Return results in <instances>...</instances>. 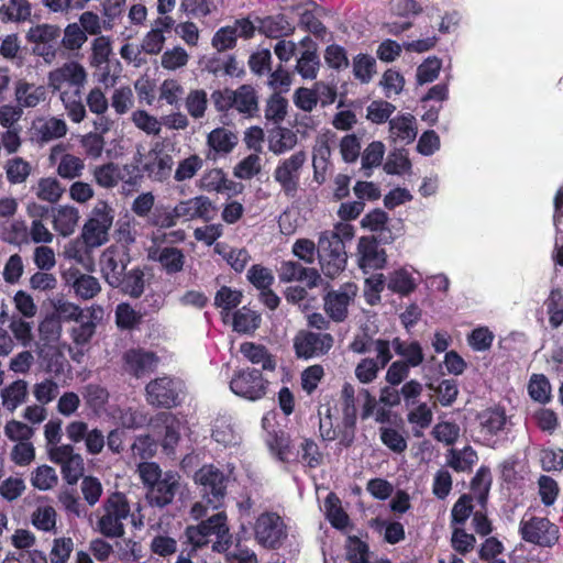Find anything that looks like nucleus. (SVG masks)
Returning <instances> with one entry per match:
<instances>
[{
  "label": "nucleus",
  "instance_id": "f257e3e1",
  "mask_svg": "<svg viewBox=\"0 0 563 563\" xmlns=\"http://www.w3.org/2000/svg\"><path fill=\"white\" fill-rule=\"evenodd\" d=\"M102 516L98 519V531L106 538H122L125 533L123 520L131 511L126 496L121 492L111 493L102 504Z\"/></svg>",
  "mask_w": 563,
  "mask_h": 563
},
{
  "label": "nucleus",
  "instance_id": "f03ea898",
  "mask_svg": "<svg viewBox=\"0 0 563 563\" xmlns=\"http://www.w3.org/2000/svg\"><path fill=\"white\" fill-rule=\"evenodd\" d=\"M318 260L322 273L334 278L344 271L347 254L341 236L334 231H324L318 241Z\"/></svg>",
  "mask_w": 563,
  "mask_h": 563
},
{
  "label": "nucleus",
  "instance_id": "7ed1b4c3",
  "mask_svg": "<svg viewBox=\"0 0 563 563\" xmlns=\"http://www.w3.org/2000/svg\"><path fill=\"white\" fill-rule=\"evenodd\" d=\"M62 29L56 24L40 23L31 26L25 34L27 43L32 44V53L52 64L59 51Z\"/></svg>",
  "mask_w": 563,
  "mask_h": 563
},
{
  "label": "nucleus",
  "instance_id": "20e7f679",
  "mask_svg": "<svg viewBox=\"0 0 563 563\" xmlns=\"http://www.w3.org/2000/svg\"><path fill=\"white\" fill-rule=\"evenodd\" d=\"M113 222V210L104 202L99 201L91 211V216L81 231V239L87 249L99 247L108 242L109 230Z\"/></svg>",
  "mask_w": 563,
  "mask_h": 563
},
{
  "label": "nucleus",
  "instance_id": "39448f33",
  "mask_svg": "<svg viewBox=\"0 0 563 563\" xmlns=\"http://www.w3.org/2000/svg\"><path fill=\"white\" fill-rule=\"evenodd\" d=\"M306 161L307 154L303 151H298L278 162L273 176L287 198L294 199L297 197Z\"/></svg>",
  "mask_w": 563,
  "mask_h": 563
},
{
  "label": "nucleus",
  "instance_id": "423d86ee",
  "mask_svg": "<svg viewBox=\"0 0 563 563\" xmlns=\"http://www.w3.org/2000/svg\"><path fill=\"white\" fill-rule=\"evenodd\" d=\"M518 531L523 541L541 548H552L560 539L559 527L545 517H523Z\"/></svg>",
  "mask_w": 563,
  "mask_h": 563
},
{
  "label": "nucleus",
  "instance_id": "0eeeda50",
  "mask_svg": "<svg viewBox=\"0 0 563 563\" xmlns=\"http://www.w3.org/2000/svg\"><path fill=\"white\" fill-rule=\"evenodd\" d=\"M254 536L265 549L277 550L283 545L288 533L283 518L277 512L265 511L255 521Z\"/></svg>",
  "mask_w": 563,
  "mask_h": 563
},
{
  "label": "nucleus",
  "instance_id": "6e6552de",
  "mask_svg": "<svg viewBox=\"0 0 563 563\" xmlns=\"http://www.w3.org/2000/svg\"><path fill=\"white\" fill-rule=\"evenodd\" d=\"M268 385L269 382L263 376L262 371L246 367L234 373L230 389L239 397L256 401L265 397Z\"/></svg>",
  "mask_w": 563,
  "mask_h": 563
},
{
  "label": "nucleus",
  "instance_id": "1a4fd4ad",
  "mask_svg": "<svg viewBox=\"0 0 563 563\" xmlns=\"http://www.w3.org/2000/svg\"><path fill=\"white\" fill-rule=\"evenodd\" d=\"M294 352L299 360H310L327 355L334 345V338L328 332L300 330L294 340Z\"/></svg>",
  "mask_w": 563,
  "mask_h": 563
},
{
  "label": "nucleus",
  "instance_id": "9d476101",
  "mask_svg": "<svg viewBox=\"0 0 563 563\" xmlns=\"http://www.w3.org/2000/svg\"><path fill=\"white\" fill-rule=\"evenodd\" d=\"M49 460L60 466L63 479L75 486L84 477L85 463L79 453H76L71 444L51 446L48 450Z\"/></svg>",
  "mask_w": 563,
  "mask_h": 563
},
{
  "label": "nucleus",
  "instance_id": "9b49d317",
  "mask_svg": "<svg viewBox=\"0 0 563 563\" xmlns=\"http://www.w3.org/2000/svg\"><path fill=\"white\" fill-rule=\"evenodd\" d=\"M195 481L201 486V494L207 504L218 508L227 493V478L223 472L212 464L203 465L196 472Z\"/></svg>",
  "mask_w": 563,
  "mask_h": 563
},
{
  "label": "nucleus",
  "instance_id": "f8f14e48",
  "mask_svg": "<svg viewBox=\"0 0 563 563\" xmlns=\"http://www.w3.org/2000/svg\"><path fill=\"white\" fill-rule=\"evenodd\" d=\"M145 396L147 404L156 408L172 409L181 402L178 384L170 376L152 379L145 386Z\"/></svg>",
  "mask_w": 563,
  "mask_h": 563
},
{
  "label": "nucleus",
  "instance_id": "ddd939ff",
  "mask_svg": "<svg viewBox=\"0 0 563 563\" xmlns=\"http://www.w3.org/2000/svg\"><path fill=\"white\" fill-rule=\"evenodd\" d=\"M214 213V207L207 196H197L178 202L170 214L164 219L166 227L175 225V219L209 221Z\"/></svg>",
  "mask_w": 563,
  "mask_h": 563
},
{
  "label": "nucleus",
  "instance_id": "4468645a",
  "mask_svg": "<svg viewBox=\"0 0 563 563\" xmlns=\"http://www.w3.org/2000/svg\"><path fill=\"white\" fill-rule=\"evenodd\" d=\"M180 487V475L174 471H167L164 476L147 489L146 498L151 506L163 508L174 500Z\"/></svg>",
  "mask_w": 563,
  "mask_h": 563
},
{
  "label": "nucleus",
  "instance_id": "2eb2a0df",
  "mask_svg": "<svg viewBox=\"0 0 563 563\" xmlns=\"http://www.w3.org/2000/svg\"><path fill=\"white\" fill-rule=\"evenodd\" d=\"M129 263L130 256L126 252L108 247L100 257L101 274L106 283L112 287L124 275Z\"/></svg>",
  "mask_w": 563,
  "mask_h": 563
},
{
  "label": "nucleus",
  "instance_id": "dca6fc26",
  "mask_svg": "<svg viewBox=\"0 0 563 563\" xmlns=\"http://www.w3.org/2000/svg\"><path fill=\"white\" fill-rule=\"evenodd\" d=\"M63 277L65 283L71 287L76 297L82 300L92 299L101 291L99 279L82 273L79 268H69L63 274Z\"/></svg>",
  "mask_w": 563,
  "mask_h": 563
},
{
  "label": "nucleus",
  "instance_id": "f3484780",
  "mask_svg": "<svg viewBox=\"0 0 563 563\" xmlns=\"http://www.w3.org/2000/svg\"><path fill=\"white\" fill-rule=\"evenodd\" d=\"M87 78L85 68L77 62L65 63L62 67L49 71L48 86L53 90H60L64 84L75 87V90L84 86Z\"/></svg>",
  "mask_w": 563,
  "mask_h": 563
},
{
  "label": "nucleus",
  "instance_id": "a211bd4d",
  "mask_svg": "<svg viewBox=\"0 0 563 563\" xmlns=\"http://www.w3.org/2000/svg\"><path fill=\"white\" fill-rule=\"evenodd\" d=\"M158 363L155 353L142 349H131L123 355V366L125 372L136 378L153 372Z\"/></svg>",
  "mask_w": 563,
  "mask_h": 563
},
{
  "label": "nucleus",
  "instance_id": "6ab92c4d",
  "mask_svg": "<svg viewBox=\"0 0 563 563\" xmlns=\"http://www.w3.org/2000/svg\"><path fill=\"white\" fill-rule=\"evenodd\" d=\"M238 134L223 126L210 131L207 135L209 153L207 158L216 161L220 156L230 154L238 145Z\"/></svg>",
  "mask_w": 563,
  "mask_h": 563
},
{
  "label": "nucleus",
  "instance_id": "aec40b11",
  "mask_svg": "<svg viewBox=\"0 0 563 563\" xmlns=\"http://www.w3.org/2000/svg\"><path fill=\"white\" fill-rule=\"evenodd\" d=\"M279 280L283 283L303 282L308 288H313L320 280L316 268L303 267L295 261H284L278 269Z\"/></svg>",
  "mask_w": 563,
  "mask_h": 563
},
{
  "label": "nucleus",
  "instance_id": "412c9836",
  "mask_svg": "<svg viewBox=\"0 0 563 563\" xmlns=\"http://www.w3.org/2000/svg\"><path fill=\"white\" fill-rule=\"evenodd\" d=\"M199 187L208 192H230L233 195L243 190V185L228 179L221 168L206 170L199 180Z\"/></svg>",
  "mask_w": 563,
  "mask_h": 563
},
{
  "label": "nucleus",
  "instance_id": "4be33fe9",
  "mask_svg": "<svg viewBox=\"0 0 563 563\" xmlns=\"http://www.w3.org/2000/svg\"><path fill=\"white\" fill-rule=\"evenodd\" d=\"M360 266L363 269H382L386 264V252L379 249L376 238L363 236L358 241Z\"/></svg>",
  "mask_w": 563,
  "mask_h": 563
},
{
  "label": "nucleus",
  "instance_id": "5701e85b",
  "mask_svg": "<svg viewBox=\"0 0 563 563\" xmlns=\"http://www.w3.org/2000/svg\"><path fill=\"white\" fill-rule=\"evenodd\" d=\"M199 530L206 532L207 537L216 534L218 537V542L212 545L214 551L221 552L227 551L231 544L229 539V527L227 525V515L224 512H218L207 520H202L199 525H197Z\"/></svg>",
  "mask_w": 563,
  "mask_h": 563
},
{
  "label": "nucleus",
  "instance_id": "b1692460",
  "mask_svg": "<svg viewBox=\"0 0 563 563\" xmlns=\"http://www.w3.org/2000/svg\"><path fill=\"white\" fill-rule=\"evenodd\" d=\"M479 433L485 438H493L505 429L507 423L506 411L501 407H488L476 416Z\"/></svg>",
  "mask_w": 563,
  "mask_h": 563
},
{
  "label": "nucleus",
  "instance_id": "393cba45",
  "mask_svg": "<svg viewBox=\"0 0 563 563\" xmlns=\"http://www.w3.org/2000/svg\"><path fill=\"white\" fill-rule=\"evenodd\" d=\"M37 356L41 367L55 377L64 374L65 366L67 365L64 353L54 344L41 343L37 347Z\"/></svg>",
  "mask_w": 563,
  "mask_h": 563
},
{
  "label": "nucleus",
  "instance_id": "a878e982",
  "mask_svg": "<svg viewBox=\"0 0 563 563\" xmlns=\"http://www.w3.org/2000/svg\"><path fill=\"white\" fill-rule=\"evenodd\" d=\"M233 110L247 119L257 114L258 96L252 85L244 84L234 89Z\"/></svg>",
  "mask_w": 563,
  "mask_h": 563
},
{
  "label": "nucleus",
  "instance_id": "bb28decb",
  "mask_svg": "<svg viewBox=\"0 0 563 563\" xmlns=\"http://www.w3.org/2000/svg\"><path fill=\"white\" fill-rule=\"evenodd\" d=\"M14 97L18 107L35 108L46 99V88L44 86H35L25 79H19L14 87Z\"/></svg>",
  "mask_w": 563,
  "mask_h": 563
},
{
  "label": "nucleus",
  "instance_id": "cd10ccee",
  "mask_svg": "<svg viewBox=\"0 0 563 563\" xmlns=\"http://www.w3.org/2000/svg\"><path fill=\"white\" fill-rule=\"evenodd\" d=\"M294 461L313 470L324 463V454L313 439L302 438L296 450Z\"/></svg>",
  "mask_w": 563,
  "mask_h": 563
},
{
  "label": "nucleus",
  "instance_id": "c85d7f7f",
  "mask_svg": "<svg viewBox=\"0 0 563 563\" xmlns=\"http://www.w3.org/2000/svg\"><path fill=\"white\" fill-rule=\"evenodd\" d=\"M240 352L251 363L261 365L263 371L274 372L276 369V358L265 345L244 342L240 346Z\"/></svg>",
  "mask_w": 563,
  "mask_h": 563
},
{
  "label": "nucleus",
  "instance_id": "c756f323",
  "mask_svg": "<svg viewBox=\"0 0 563 563\" xmlns=\"http://www.w3.org/2000/svg\"><path fill=\"white\" fill-rule=\"evenodd\" d=\"M112 288L119 289L122 294L131 298H140L145 288L144 272L141 267H134L118 279Z\"/></svg>",
  "mask_w": 563,
  "mask_h": 563
},
{
  "label": "nucleus",
  "instance_id": "7c9ffc66",
  "mask_svg": "<svg viewBox=\"0 0 563 563\" xmlns=\"http://www.w3.org/2000/svg\"><path fill=\"white\" fill-rule=\"evenodd\" d=\"M295 26L285 14L266 16L261 20L260 31L272 38H279L294 32Z\"/></svg>",
  "mask_w": 563,
  "mask_h": 563
},
{
  "label": "nucleus",
  "instance_id": "2f4dec72",
  "mask_svg": "<svg viewBox=\"0 0 563 563\" xmlns=\"http://www.w3.org/2000/svg\"><path fill=\"white\" fill-rule=\"evenodd\" d=\"M297 144V135L290 129L277 126L269 132L268 148L276 155L286 153Z\"/></svg>",
  "mask_w": 563,
  "mask_h": 563
},
{
  "label": "nucleus",
  "instance_id": "473e14b6",
  "mask_svg": "<svg viewBox=\"0 0 563 563\" xmlns=\"http://www.w3.org/2000/svg\"><path fill=\"white\" fill-rule=\"evenodd\" d=\"M32 5L27 0H10L0 7V20L7 22H25L31 18Z\"/></svg>",
  "mask_w": 563,
  "mask_h": 563
},
{
  "label": "nucleus",
  "instance_id": "72a5a7b5",
  "mask_svg": "<svg viewBox=\"0 0 563 563\" xmlns=\"http://www.w3.org/2000/svg\"><path fill=\"white\" fill-rule=\"evenodd\" d=\"M79 216L78 210L74 207H60L56 213L53 214L54 229L63 236H68L74 233L77 225Z\"/></svg>",
  "mask_w": 563,
  "mask_h": 563
},
{
  "label": "nucleus",
  "instance_id": "f704fd0d",
  "mask_svg": "<svg viewBox=\"0 0 563 563\" xmlns=\"http://www.w3.org/2000/svg\"><path fill=\"white\" fill-rule=\"evenodd\" d=\"M350 297L346 292L331 291L324 298V310L334 321L341 322L347 317Z\"/></svg>",
  "mask_w": 563,
  "mask_h": 563
},
{
  "label": "nucleus",
  "instance_id": "c9c22d12",
  "mask_svg": "<svg viewBox=\"0 0 563 563\" xmlns=\"http://www.w3.org/2000/svg\"><path fill=\"white\" fill-rule=\"evenodd\" d=\"M26 395V382L23 379H18L1 391L2 405L7 410L13 412L21 404L25 401Z\"/></svg>",
  "mask_w": 563,
  "mask_h": 563
},
{
  "label": "nucleus",
  "instance_id": "e433bc0d",
  "mask_svg": "<svg viewBox=\"0 0 563 563\" xmlns=\"http://www.w3.org/2000/svg\"><path fill=\"white\" fill-rule=\"evenodd\" d=\"M393 347L397 355L404 357L401 361L407 362L412 367H417L423 362L422 347L418 341L407 343L399 338H395Z\"/></svg>",
  "mask_w": 563,
  "mask_h": 563
},
{
  "label": "nucleus",
  "instance_id": "4c0bfd02",
  "mask_svg": "<svg viewBox=\"0 0 563 563\" xmlns=\"http://www.w3.org/2000/svg\"><path fill=\"white\" fill-rule=\"evenodd\" d=\"M156 260L168 275L181 272L185 265L183 251L174 246L163 247Z\"/></svg>",
  "mask_w": 563,
  "mask_h": 563
},
{
  "label": "nucleus",
  "instance_id": "58836bf2",
  "mask_svg": "<svg viewBox=\"0 0 563 563\" xmlns=\"http://www.w3.org/2000/svg\"><path fill=\"white\" fill-rule=\"evenodd\" d=\"M173 164V157L169 154H156L152 161L144 165V170L154 180L164 181L169 178Z\"/></svg>",
  "mask_w": 563,
  "mask_h": 563
},
{
  "label": "nucleus",
  "instance_id": "ea45409f",
  "mask_svg": "<svg viewBox=\"0 0 563 563\" xmlns=\"http://www.w3.org/2000/svg\"><path fill=\"white\" fill-rule=\"evenodd\" d=\"M82 398L87 407L95 413H99L109 400L107 388L98 384H87L81 389Z\"/></svg>",
  "mask_w": 563,
  "mask_h": 563
},
{
  "label": "nucleus",
  "instance_id": "a19ab883",
  "mask_svg": "<svg viewBox=\"0 0 563 563\" xmlns=\"http://www.w3.org/2000/svg\"><path fill=\"white\" fill-rule=\"evenodd\" d=\"M325 514L329 522L335 529H344L349 525V516L341 506L340 498L330 493L324 500Z\"/></svg>",
  "mask_w": 563,
  "mask_h": 563
},
{
  "label": "nucleus",
  "instance_id": "79ce46f5",
  "mask_svg": "<svg viewBox=\"0 0 563 563\" xmlns=\"http://www.w3.org/2000/svg\"><path fill=\"white\" fill-rule=\"evenodd\" d=\"M477 460L476 451L472 446L467 445L463 451L451 449L448 456V465L455 472H468Z\"/></svg>",
  "mask_w": 563,
  "mask_h": 563
},
{
  "label": "nucleus",
  "instance_id": "37998d69",
  "mask_svg": "<svg viewBox=\"0 0 563 563\" xmlns=\"http://www.w3.org/2000/svg\"><path fill=\"white\" fill-rule=\"evenodd\" d=\"M261 323V316L243 307L233 313V330L238 333H253Z\"/></svg>",
  "mask_w": 563,
  "mask_h": 563
},
{
  "label": "nucleus",
  "instance_id": "c03bdc74",
  "mask_svg": "<svg viewBox=\"0 0 563 563\" xmlns=\"http://www.w3.org/2000/svg\"><path fill=\"white\" fill-rule=\"evenodd\" d=\"M320 68V58L317 48H307L297 59L296 70L303 79H316Z\"/></svg>",
  "mask_w": 563,
  "mask_h": 563
},
{
  "label": "nucleus",
  "instance_id": "a18cd8bd",
  "mask_svg": "<svg viewBox=\"0 0 563 563\" xmlns=\"http://www.w3.org/2000/svg\"><path fill=\"white\" fill-rule=\"evenodd\" d=\"M65 188L54 177H43L38 180L36 196L43 201L56 203L63 196Z\"/></svg>",
  "mask_w": 563,
  "mask_h": 563
},
{
  "label": "nucleus",
  "instance_id": "49530a36",
  "mask_svg": "<svg viewBox=\"0 0 563 563\" xmlns=\"http://www.w3.org/2000/svg\"><path fill=\"white\" fill-rule=\"evenodd\" d=\"M528 393L531 399L542 405L551 400V385L549 379L543 374H532L529 384Z\"/></svg>",
  "mask_w": 563,
  "mask_h": 563
},
{
  "label": "nucleus",
  "instance_id": "de8ad7c7",
  "mask_svg": "<svg viewBox=\"0 0 563 563\" xmlns=\"http://www.w3.org/2000/svg\"><path fill=\"white\" fill-rule=\"evenodd\" d=\"M185 107L192 119H202L208 108L207 92L203 89L190 90L185 98Z\"/></svg>",
  "mask_w": 563,
  "mask_h": 563
},
{
  "label": "nucleus",
  "instance_id": "09e8293b",
  "mask_svg": "<svg viewBox=\"0 0 563 563\" xmlns=\"http://www.w3.org/2000/svg\"><path fill=\"white\" fill-rule=\"evenodd\" d=\"M545 307L550 325L558 329L563 324V291L560 288L551 290Z\"/></svg>",
  "mask_w": 563,
  "mask_h": 563
},
{
  "label": "nucleus",
  "instance_id": "8fccbe9b",
  "mask_svg": "<svg viewBox=\"0 0 563 563\" xmlns=\"http://www.w3.org/2000/svg\"><path fill=\"white\" fill-rule=\"evenodd\" d=\"M142 314L128 302H121L115 308V324L121 330H133L142 322Z\"/></svg>",
  "mask_w": 563,
  "mask_h": 563
},
{
  "label": "nucleus",
  "instance_id": "3c124183",
  "mask_svg": "<svg viewBox=\"0 0 563 563\" xmlns=\"http://www.w3.org/2000/svg\"><path fill=\"white\" fill-rule=\"evenodd\" d=\"M413 122L415 117L410 113L398 115L389 120L390 132L401 140L413 141L417 135Z\"/></svg>",
  "mask_w": 563,
  "mask_h": 563
},
{
  "label": "nucleus",
  "instance_id": "603ef678",
  "mask_svg": "<svg viewBox=\"0 0 563 563\" xmlns=\"http://www.w3.org/2000/svg\"><path fill=\"white\" fill-rule=\"evenodd\" d=\"M93 178L98 186L113 188L120 181V168L112 162L97 166L93 169Z\"/></svg>",
  "mask_w": 563,
  "mask_h": 563
},
{
  "label": "nucleus",
  "instance_id": "864d4df0",
  "mask_svg": "<svg viewBox=\"0 0 563 563\" xmlns=\"http://www.w3.org/2000/svg\"><path fill=\"white\" fill-rule=\"evenodd\" d=\"M31 165L22 157L8 159L5 164L7 179L10 184H22L31 174Z\"/></svg>",
  "mask_w": 563,
  "mask_h": 563
},
{
  "label": "nucleus",
  "instance_id": "5fc2aeb1",
  "mask_svg": "<svg viewBox=\"0 0 563 563\" xmlns=\"http://www.w3.org/2000/svg\"><path fill=\"white\" fill-rule=\"evenodd\" d=\"M60 99L67 110L68 118L75 122H81L86 117V108L80 99V91L75 90L73 93L62 92Z\"/></svg>",
  "mask_w": 563,
  "mask_h": 563
},
{
  "label": "nucleus",
  "instance_id": "6e6d98bb",
  "mask_svg": "<svg viewBox=\"0 0 563 563\" xmlns=\"http://www.w3.org/2000/svg\"><path fill=\"white\" fill-rule=\"evenodd\" d=\"M87 41L85 31L78 23H70L64 30L63 37L59 38V44L67 51H78Z\"/></svg>",
  "mask_w": 563,
  "mask_h": 563
},
{
  "label": "nucleus",
  "instance_id": "4d7b16f0",
  "mask_svg": "<svg viewBox=\"0 0 563 563\" xmlns=\"http://www.w3.org/2000/svg\"><path fill=\"white\" fill-rule=\"evenodd\" d=\"M56 511L52 506L37 507L32 516V525L41 531L49 532L56 528Z\"/></svg>",
  "mask_w": 563,
  "mask_h": 563
},
{
  "label": "nucleus",
  "instance_id": "13d9d810",
  "mask_svg": "<svg viewBox=\"0 0 563 563\" xmlns=\"http://www.w3.org/2000/svg\"><path fill=\"white\" fill-rule=\"evenodd\" d=\"M2 240L9 244L19 245L29 243V228L22 220H14L3 228Z\"/></svg>",
  "mask_w": 563,
  "mask_h": 563
},
{
  "label": "nucleus",
  "instance_id": "bf43d9fd",
  "mask_svg": "<svg viewBox=\"0 0 563 563\" xmlns=\"http://www.w3.org/2000/svg\"><path fill=\"white\" fill-rule=\"evenodd\" d=\"M202 166L203 159L199 155L192 154L178 163L174 178L178 183L191 179Z\"/></svg>",
  "mask_w": 563,
  "mask_h": 563
},
{
  "label": "nucleus",
  "instance_id": "052dcab7",
  "mask_svg": "<svg viewBox=\"0 0 563 563\" xmlns=\"http://www.w3.org/2000/svg\"><path fill=\"white\" fill-rule=\"evenodd\" d=\"M490 484V470L487 466H481L471 481V489L473 493L478 494L477 499L483 506L487 500Z\"/></svg>",
  "mask_w": 563,
  "mask_h": 563
},
{
  "label": "nucleus",
  "instance_id": "680f3d73",
  "mask_svg": "<svg viewBox=\"0 0 563 563\" xmlns=\"http://www.w3.org/2000/svg\"><path fill=\"white\" fill-rule=\"evenodd\" d=\"M388 288L402 296L409 295L416 288L412 276L405 269L395 271L388 280Z\"/></svg>",
  "mask_w": 563,
  "mask_h": 563
},
{
  "label": "nucleus",
  "instance_id": "e2e57ef3",
  "mask_svg": "<svg viewBox=\"0 0 563 563\" xmlns=\"http://www.w3.org/2000/svg\"><path fill=\"white\" fill-rule=\"evenodd\" d=\"M473 497L470 494H463L455 501L451 510L452 525L463 526L473 512Z\"/></svg>",
  "mask_w": 563,
  "mask_h": 563
},
{
  "label": "nucleus",
  "instance_id": "0e129e2a",
  "mask_svg": "<svg viewBox=\"0 0 563 563\" xmlns=\"http://www.w3.org/2000/svg\"><path fill=\"white\" fill-rule=\"evenodd\" d=\"M58 503L64 509L71 515L80 517L84 509L78 496L77 489L74 486L62 487L57 496Z\"/></svg>",
  "mask_w": 563,
  "mask_h": 563
},
{
  "label": "nucleus",
  "instance_id": "69168bd1",
  "mask_svg": "<svg viewBox=\"0 0 563 563\" xmlns=\"http://www.w3.org/2000/svg\"><path fill=\"white\" fill-rule=\"evenodd\" d=\"M247 280L258 290H264L274 284V275L271 269L261 265L254 264L247 271Z\"/></svg>",
  "mask_w": 563,
  "mask_h": 563
},
{
  "label": "nucleus",
  "instance_id": "338daca9",
  "mask_svg": "<svg viewBox=\"0 0 563 563\" xmlns=\"http://www.w3.org/2000/svg\"><path fill=\"white\" fill-rule=\"evenodd\" d=\"M238 41V27L231 25L220 27L213 35L211 44L218 52H224L235 47Z\"/></svg>",
  "mask_w": 563,
  "mask_h": 563
},
{
  "label": "nucleus",
  "instance_id": "774afa93",
  "mask_svg": "<svg viewBox=\"0 0 563 563\" xmlns=\"http://www.w3.org/2000/svg\"><path fill=\"white\" fill-rule=\"evenodd\" d=\"M476 538L467 533L463 527H454L451 537V545L455 552L465 555L475 548Z\"/></svg>",
  "mask_w": 563,
  "mask_h": 563
}]
</instances>
